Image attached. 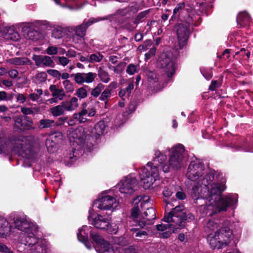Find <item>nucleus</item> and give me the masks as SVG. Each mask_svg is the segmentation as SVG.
<instances>
[{"mask_svg":"<svg viewBox=\"0 0 253 253\" xmlns=\"http://www.w3.org/2000/svg\"><path fill=\"white\" fill-rule=\"evenodd\" d=\"M23 29L27 34V37L30 40L36 41L41 38V33L32 28L24 27Z\"/></svg>","mask_w":253,"mask_h":253,"instance_id":"a211bd4d","label":"nucleus"},{"mask_svg":"<svg viewBox=\"0 0 253 253\" xmlns=\"http://www.w3.org/2000/svg\"><path fill=\"white\" fill-rule=\"evenodd\" d=\"M78 98L75 97H72L70 101H69L71 107H72V110H75L78 106Z\"/></svg>","mask_w":253,"mask_h":253,"instance_id":"864d4df0","label":"nucleus"},{"mask_svg":"<svg viewBox=\"0 0 253 253\" xmlns=\"http://www.w3.org/2000/svg\"><path fill=\"white\" fill-rule=\"evenodd\" d=\"M12 63L16 65H24L26 64L32 65V63L31 60L27 58L15 57L11 59Z\"/></svg>","mask_w":253,"mask_h":253,"instance_id":"cd10ccee","label":"nucleus"},{"mask_svg":"<svg viewBox=\"0 0 253 253\" xmlns=\"http://www.w3.org/2000/svg\"><path fill=\"white\" fill-rule=\"evenodd\" d=\"M103 58V56L99 52L97 53H94L90 55L89 58V62H99Z\"/></svg>","mask_w":253,"mask_h":253,"instance_id":"473e14b6","label":"nucleus"},{"mask_svg":"<svg viewBox=\"0 0 253 253\" xmlns=\"http://www.w3.org/2000/svg\"><path fill=\"white\" fill-rule=\"evenodd\" d=\"M204 165L198 161H194L190 163L186 173L189 179L197 181V185L192 188L191 194L195 203L200 205V211L203 214L212 216L236 205L237 195L228 194L221 197L226 186L224 181L220 183L212 182L213 173H208L202 179L201 183L200 177L204 173Z\"/></svg>","mask_w":253,"mask_h":253,"instance_id":"f257e3e1","label":"nucleus"},{"mask_svg":"<svg viewBox=\"0 0 253 253\" xmlns=\"http://www.w3.org/2000/svg\"><path fill=\"white\" fill-rule=\"evenodd\" d=\"M174 216V208L170 210L169 212H166L165 213L162 221L167 223H161L156 226L158 231L163 232L160 234V237L164 238H168L170 236L172 233H174V225L170 223L173 221Z\"/></svg>","mask_w":253,"mask_h":253,"instance_id":"39448f33","label":"nucleus"},{"mask_svg":"<svg viewBox=\"0 0 253 253\" xmlns=\"http://www.w3.org/2000/svg\"><path fill=\"white\" fill-rule=\"evenodd\" d=\"M97 21L94 19H90L87 21H84L82 24L77 26L75 30V34L78 37L84 38L87 28Z\"/></svg>","mask_w":253,"mask_h":253,"instance_id":"dca6fc26","label":"nucleus"},{"mask_svg":"<svg viewBox=\"0 0 253 253\" xmlns=\"http://www.w3.org/2000/svg\"><path fill=\"white\" fill-rule=\"evenodd\" d=\"M179 48L181 49L186 44L189 32L186 23L178 24L176 30Z\"/></svg>","mask_w":253,"mask_h":253,"instance_id":"f8f14e48","label":"nucleus"},{"mask_svg":"<svg viewBox=\"0 0 253 253\" xmlns=\"http://www.w3.org/2000/svg\"><path fill=\"white\" fill-rule=\"evenodd\" d=\"M220 222L218 219H210L205 226V230L207 232L214 231L220 226Z\"/></svg>","mask_w":253,"mask_h":253,"instance_id":"5701e85b","label":"nucleus"},{"mask_svg":"<svg viewBox=\"0 0 253 253\" xmlns=\"http://www.w3.org/2000/svg\"><path fill=\"white\" fill-rule=\"evenodd\" d=\"M231 226V222L226 220L222 223L220 228L213 235L210 234L208 236L207 240L212 249H220L230 244L233 240V234Z\"/></svg>","mask_w":253,"mask_h":253,"instance_id":"7ed1b4c3","label":"nucleus"},{"mask_svg":"<svg viewBox=\"0 0 253 253\" xmlns=\"http://www.w3.org/2000/svg\"><path fill=\"white\" fill-rule=\"evenodd\" d=\"M35 253H47V247L44 244L38 242L34 248Z\"/></svg>","mask_w":253,"mask_h":253,"instance_id":"2f4dec72","label":"nucleus"},{"mask_svg":"<svg viewBox=\"0 0 253 253\" xmlns=\"http://www.w3.org/2000/svg\"><path fill=\"white\" fill-rule=\"evenodd\" d=\"M84 83H90L94 81L96 76V74L94 73L89 72L88 73H84Z\"/></svg>","mask_w":253,"mask_h":253,"instance_id":"f704fd0d","label":"nucleus"},{"mask_svg":"<svg viewBox=\"0 0 253 253\" xmlns=\"http://www.w3.org/2000/svg\"><path fill=\"white\" fill-rule=\"evenodd\" d=\"M75 82L79 84H82L84 83V74L81 73H78L75 75Z\"/></svg>","mask_w":253,"mask_h":253,"instance_id":"58836bf2","label":"nucleus"},{"mask_svg":"<svg viewBox=\"0 0 253 253\" xmlns=\"http://www.w3.org/2000/svg\"><path fill=\"white\" fill-rule=\"evenodd\" d=\"M50 112L54 117H58L64 114V111L63 107L60 105H57L50 109Z\"/></svg>","mask_w":253,"mask_h":253,"instance_id":"c85d7f7f","label":"nucleus"},{"mask_svg":"<svg viewBox=\"0 0 253 253\" xmlns=\"http://www.w3.org/2000/svg\"><path fill=\"white\" fill-rule=\"evenodd\" d=\"M87 114V110L83 109L82 111L78 113H75L73 115V118L79 122V123H83L87 121V119L84 117V116Z\"/></svg>","mask_w":253,"mask_h":253,"instance_id":"bb28decb","label":"nucleus"},{"mask_svg":"<svg viewBox=\"0 0 253 253\" xmlns=\"http://www.w3.org/2000/svg\"><path fill=\"white\" fill-rule=\"evenodd\" d=\"M101 91L98 89V87L96 86L92 90L91 95L94 97H97L99 95Z\"/></svg>","mask_w":253,"mask_h":253,"instance_id":"bf43d9fd","label":"nucleus"},{"mask_svg":"<svg viewBox=\"0 0 253 253\" xmlns=\"http://www.w3.org/2000/svg\"><path fill=\"white\" fill-rule=\"evenodd\" d=\"M138 225L141 227H143L147 224H151L152 222H150L149 221H147V220H139L137 222Z\"/></svg>","mask_w":253,"mask_h":253,"instance_id":"0e129e2a","label":"nucleus"},{"mask_svg":"<svg viewBox=\"0 0 253 253\" xmlns=\"http://www.w3.org/2000/svg\"><path fill=\"white\" fill-rule=\"evenodd\" d=\"M145 47V50H147L149 49V47L152 44V41L150 40H147L144 42L143 44Z\"/></svg>","mask_w":253,"mask_h":253,"instance_id":"680f3d73","label":"nucleus"},{"mask_svg":"<svg viewBox=\"0 0 253 253\" xmlns=\"http://www.w3.org/2000/svg\"><path fill=\"white\" fill-rule=\"evenodd\" d=\"M75 133L78 139L83 138L84 136V129L83 127H79L75 130Z\"/></svg>","mask_w":253,"mask_h":253,"instance_id":"37998d69","label":"nucleus"},{"mask_svg":"<svg viewBox=\"0 0 253 253\" xmlns=\"http://www.w3.org/2000/svg\"><path fill=\"white\" fill-rule=\"evenodd\" d=\"M111 89L106 88L101 93V96L99 97V99L101 101H105L108 100V98L110 97Z\"/></svg>","mask_w":253,"mask_h":253,"instance_id":"4c0bfd02","label":"nucleus"},{"mask_svg":"<svg viewBox=\"0 0 253 253\" xmlns=\"http://www.w3.org/2000/svg\"><path fill=\"white\" fill-rule=\"evenodd\" d=\"M143 38V35L141 33H136L134 36V40L136 42L141 41Z\"/></svg>","mask_w":253,"mask_h":253,"instance_id":"774afa93","label":"nucleus"},{"mask_svg":"<svg viewBox=\"0 0 253 253\" xmlns=\"http://www.w3.org/2000/svg\"><path fill=\"white\" fill-rule=\"evenodd\" d=\"M184 209V206L183 205L177 206L175 207V217L177 218V220H180L179 225L180 226H183L184 221L187 219V215L184 212L176 213V212L182 211Z\"/></svg>","mask_w":253,"mask_h":253,"instance_id":"412c9836","label":"nucleus"},{"mask_svg":"<svg viewBox=\"0 0 253 253\" xmlns=\"http://www.w3.org/2000/svg\"><path fill=\"white\" fill-rule=\"evenodd\" d=\"M141 218L152 222L156 218L155 209L152 207H147L146 211L141 214Z\"/></svg>","mask_w":253,"mask_h":253,"instance_id":"4be33fe9","label":"nucleus"},{"mask_svg":"<svg viewBox=\"0 0 253 253\" xmlns=\"http://www.w3.org/2000/svg\"><path fill=\"white\" fill-rule=\"evenodd\" d=\"M62 107L63 109L66 111H72L71 105L70 104V102L68 101H63L60 105Z\"/></svg>","mask_w":253,"mask_h":253,"instance_id":"603ef678","label":"nucleus"},{"mask_svg":"<svg viewBox=\"0 0 253 253\" xmlns=\"http://www.w3.org/2000/svg\"><path fill=\"white\" fill-rule=\"evenodd\" d=\"M5 38L14 41H17L20 39V36L17 32L13 28H8L5 35Z\"/></svg>","mask_w":253,"mask_h":253,"instance_id":"a878e982","label":"nucleus"},{"mask_svg":"<svg viewBox=\"0 0 253 253\" xmlns=\"http://www.w3.org/2000/svg\"><path fill=\"white\" fill-rule=\"evenodd\" d=\"M148 81L150 83H157L158 82V79L155 72L149 71L147 73Z\"/></svg>","mask_w":253,"mask_h":253,"instance_id":"e433bc0d","label":"nucleus"},{"mask_svg":"<svg viewBox=\"0 0 253 253\" xmlns=\"http://www.w3.org/2000/svg\"><path fill=\"white\" fill-rule=\"evenodd\" d=\"M136 68L137 67L136 65L133 64H130L126 68V72L129 75H132L136 72Z\"/></svg>","mask_w":253,"mask_h":253,"instance_id":"c03bdc74","label":"nucleus"},{"mask_svg":"<svg viewBox=\"0 0 253 253\" xmlns=\"http://www.w3.org/2000/svg\"><path fill=\"white\" fill-rule=\"evenodd\" d=\"M25 241L26 245L30 248H33L39 242V239L33 233L30 232L25 234Z\"/></svg>","mask_w":253,"mask_h":253,"instance_id":"aec40b11","label":"nucleus"},{"mask_svg":"<svg viewBox=\"0 0 253 253\" xmlns=\"http://www.w3.org/2000/svg\"><path fill=\"white\" fill-rule=\"evenodd\" d=\"M55 121L51 120L43 119L39 122V127L41 129L47 128L55 126Z\"/></svg>","mask_w":253,"mask_h":253,"instance_id":"393cba45","label":"nucleus"},{"mask_svg":"<svg viewBox=\"0 0 253 253\" xmlns=\"http://www.w3.org/2000/svg\"><path fill=\"white\" fill-rule=\"evenodd\" d=\"M250 20V17L246 12L240 13L237 18V21L240 26H244L247 25Z\"/></svg>","mask_w":253,"mask_h":253,"instance_id":"b1692460","label":"nucleus"},{"mask_svg":"<svg viewBox=\"0 0 253 253\" xmlns=\"http://www.w3.org/2000/svg\"><path fill=\"white\" fill-rule=\"evenodd\" d=\"M37 67H49L54 68L55 63L51 57L47 55L33 54L32 57Z\"/></svg>","mask_w":253,"mask_h":253,"instance_id":"ddd939ff","label":"nucleus"},{"mask_svg":"<svg viewBox=\"0 0 253 253\" xmlns=\"http://www.w3.org/2000/svg\"><path fill=\"white\" fill-rule=\"evenodd\" d=\"M131 231L136 232L135 236L137 237H141L142 236H147L148 235L147 232L146 231H139L137 228H132L130 229Z\"/></svg>","mask_w":253,"mask_h":253,"instance_id":"8fccbe9b","label":"nucleus"},{"mask_svg":"<svg viewBox=\"0 0 253 253\" xmlns=\"http://www.w3.org/2000/svg\"><path fill=\"white\" fill-rule=\"evenodd\" d=\"M187 154L184 147L181 144L175 145V169L184 167L186 161Z\"/></svg>","mask_w":253,"mask_h":253,"instance_id":"9b49d317","label":"nucleus"},{"mask_svg":"<svg viewBox=\"0 0 253 253\" xmlns=\"http://www.w3.org/2000/svg\"><path fill=\"white\" fill-rule=\"evenodd\" d=\"M89 240L91 245L95 244L97 248H100L103 253H109L110 250L113 252V249H112L109 242L106 241L98 233L94 231L93 229L90 231Z\"/></svg>","mask_w":253,"mask_h":253,"instance_id":"0eeeda50","label":"nucleus"},{"mask_svg":"<svg viewBox=\"0 0 253 253\" xmlns=\"http://www.w3.org/2000/svg\"><path fill=\"white\" fill-rule=\"evenodd\" d=\"M17 100L24 103L26 101V97L23 94L18 93L16 96Z\"/></svg>","mask_w":253,"mask_h":253,"instance_id":"052dcab7","label":"nucleus"},{"mask_svg":"<svg viewBox=\"0 0 253 253\" xmlns=\"http://www.w3.org/2000/svg\"><path fill=\"white\" fill-rule=\"evenodd\" d=\"M57 58L58 59L60 64L64 66L67 65L69 62V60L67 57L64 56H59L57 57Z\"/></svg>","mask_w":253,"mask_h":253,"instance_id":"5fc2aeb1","label":"nucleus"},{"mask_svg":"<svg viewBox=\"0 0 253 253\" xmlns=\"http://www.w3.org/2000/svg\"><path fill=\"white\" fill-rule=\"evenodd\" d=\"M139 208L138 206L133 207L131 209V216L133 218H137L139 215Z\"/></svg>","mask_w":253,"mask_h":253,"instance_id":"49530a36","label":"nucleus"},{"mask_svg":"<svg viewBox=\"0 0 253 253\" xmlns=\"http://www.w3.org/2000/svg\"><path fill=\"white\" fill-rule=\"evenodd\" d=\"M220 85L221 84L220 82L217 81H212L209 86V89L211 91L214 90L216 88L220 87Z\"/></svg>","mask_w":253,"mask_h":253,"instance_id":"3c124183","label":"nucleus"},{"mask_svg":"<svg viewBox=\"0 0 253 253\" xmlns=\"http://www.w3.org/2000/svg\"><path fill=\"white\" fill-rule=\"evenodd\" d=\"M138 181L135 177L126 176L119 188L121 193L131 195L138 187Z\"/></svg>","mask_w":253,"mask_h":253,"instance_id":"1a4fd4ad","label":"nucleus"},{"mask_svg":"<svg viewBox=\"0 0 253 253\" xmlns=\"http://www.w3.org/2000/svg\"><path fill=\"white\" fill-rule=\"evenodd\" d=\"M150 12V10L148 9L140 12L134 18L133 23L134 24H138L139 23L143 21L144 18L149 14Z\"/></svg>","mask_w":253,"mask_h":253,"instance_id":"c756f323","label":"nucleus"},{"mask_svg":"<svg viewBox=\"0 0 253 253\" xmlns=\"http://www.w3.org/2000/svg\"><path fill=\"white\" fill-rule=\"evenodd\" d=\"M9 75L12 78H15L18 75V72L16 70H12L9 72Z\"/></svg>","mask_w":253,"mask_h":253,"instance_id":"338daca9","label":"nucleus"},{"mask_svg":"<svg viewBox=\"0 0 253 253\" xmlns=\"http://www.w3.org/2000/svg\"><path fill=\"white\" fill-rule=\"evenodd\" d=\"M67 117H60L58 119V121L55 122V126H61L63 125L67 120Z\"/></svg>","mask_w":253,"mask_h":253,"instance_id":"4d7b16f0","label":"nucleus"},{"mask_svg":"<svg viewBox=\"0 0 253 253\" xmlns=\"http://www.w3.org/2000/svg\"><path fill=\"white\" fill-rule=\"evenodd\" d=\"M0 252L6 253H12L6 247V245L2 243H0Z\"/></svg>","mask_w":253,"mask_h":253,"instance_id":"13d9d810","label":"nucleus"},{"mask_svg":"<svg viewBox=\"0 0 253 253\" xmlns=\"http://www.w3.org/2000/svg\"><path fill=\"white\" fill-rule=\"evenodd\" d=\"M105 128L104 122L100 121L94 125L93 128L91 130V133L92 135H94L96 138H97L103 134Z\"/></svg>","mask_w":253,"mask_h":253,"instance_id":"6ab92c4d","label":"nucleus"},{"mask_svg":"<svg viewBox=\"0 0 253 253\" xmlns=\"http://www.w3.org/2000/svg\"><path fill=\"white\" fill-rule=\"evenodd\" d=\"M36 79L42 82H44L47 79V74L45 72H42L37 74Z\"/></svg>","mask_w":253,"mask_h":253,"instance_id":"a18cd8bd","label":"nucleus"},{"mask_svg":"<svg viewBox=\"0 0 253 253\" xmlns=\"http://www.w3.org/2000/svg\"><path fill=\"white\" fill-rule=\"evenodd\" d=\"M27 137L21 135H13L10 141L13 148L18 151H23L27 145Z\"/></svg>","mask_w":253,"mask_h":253,"instance_id":"2eb2a0df","label":"nucleus"},{"mask_svg":"<svg viewBox=\"0 0 253 253\" xmlns=\"http://www.w3.org/2000/svg\"><path fill=\"white\" fill-rule=\"evenodd\" d=\"M92 230L91 226L84 225L81 229H79L77 233V238L80 242H82L88 249L91 248V243L88 239V234L90 235V231Z\"/></svg>","mask_w":253,"mask_h":253,"instance_id":"4468645a","label":"nucleus"},{"mask_svg":"<svg viewBox=\"0 0 253 253\" xmlns=\"http://www.w3.org/2000/svg\"><path fill=\"white\" fill-rule=\"evenodd\" d=\"M52 96L59 98V100H61L63 99L65 96V92L63 89H59L55 93H52Z\"/></svg>","mask_w":253,"mask_h":253,"instance_id":"a19ab883","label":"nucleus"},{"mask_svg":"<svg viewBox=\"0 0 253 253\" xmlns=\"http://www.w3.org/2000/svg\"><path fill=\"white\" fill-rule=\"evenodd\" d=\"M52 34L56 39H59L62 37V32L60 30H54Z\"/></svg>","mask_w":253,"mask_h":253,"instance_id":"e2e57ef3","label":"nucleus"},{"mask_svg":"<svg viewBox=\"0 0 253 253\" xmlns=\"http://www.w3.org/2000/svg\"><path fill=\"white\" fill-rule=\"evenodd\" d=\"M21 111V112L25 115H31L34 113V111L32 109L25 107H22Z\"/></svg>","mask_w":253,"mask_h":253,"instance_id":"6e6d98bb","label":"nucleus"},{"mask_svg":"<svg viewBox=\"0 0 253 253\" xmlns=\"http://www.w3.org/2000/svg\"><path fill=\"white\" fill-rule=\"evenodd\" d=\"M88 220L90 223L95 228L101 230L112 232V225L107 218L100 214H97L95 217H93L89 211Z\"/></svg>","mask_w":253,"mask_h":253,"instance_id":"6e6552de","label":"nucleus"},{"mask_svg":"<svg viewBox=\"0 0 253 253\" xmlns=\"http://www.w3.org/2000/svg\"><path fill=\"white\" fill-rule=\"evenodd\" d=\"M46 52L48 55H55L58 52V48L55 46H49L46 50Z\"/></svg>","mask_w":253,"mask_h":253,"instance_id":"de8ad7c7","label":"nucleus"},{"mask_svg":"<svg viewBox=\"0 0 253 253\" xmlns=\"http://www.w3.org/2000/svg\"><path fill=\"white\" fill-rule=\"evenodd\" d=\"M19 230L24 232L25 234L30 232L31 229L30 224L26 219L25 222H23V225L20 226Z\"/></svg>","mask_w":253,"mask_h":253,"instance_id":"ea45409f","label":"nucleus"},{"mask_svg":"<svg viewBox=\"0 0 253 253\" xmlns=\"http://www.w3.org/2000/svg\"><path fill=\"white\" fill-rule=\"evenodd\" d=\"M174 49H166L161 55L159 66L164 69L168 78L171 79L174 75Z\"/></svg>","mask_w":253,"mask_h":253,"instance_id":"20e7f679","label":"nucleus"},{"mask_svg":"<svg viewBox=\"0 0 253 253\" xmlns=\"http://www.w3.org/2000/svg\"><path fill=\"white\" fill-rule=\"evenodd\" d=\"M176 196L179 200H184L186 198L185 193L181 191L177 192Z\"/></svg>","mask_w":253,"mask_h":253,"instance_id":"69168bd1","label":"nucleus"},{"mask_svg":"<svg viewBox=\"0 0 253 253\" xmlns=\"http://www.w3.org/2000/svg\"><path fill=\"white\" fill-rule=\"evenodd\" d=\"M116 202V199L113 197L105 195L95 201L92 204V207L100 210H110L113 208Z\"/></svg>","mask_w":253,"mask_h":253,"instance_id":"9d476101","label":"nucleus"},{"mask_svg":"<svg viewBox=\"0 0 253 253\" xmlns=\"http://www.w3.org/2000/svg\"><path fill=\"white\" fill-rule=\"evenodd\" d=\"M63 84L67 92H72L74 90V86L69 80H65L63 82Z\"/></svg>","mask_w":253,"mask_h":253,"instance_id":"c9c22d12","label":"nucleus"},{"mask_svg":"<svg viewBox=\"0 0 253 253\" xmlns=\"http://www.w3.org/2000/svg\"><path fill=\"white\" fill-rule=\"evenodd\" d=\"M14 121L13 128L19 132H25L34 130L32 119L27 116L19 115L13 118Z\"/></svg>","mask_w":253,"mask_h":253,"instance_id":"423d86ee","label":"nucleus"},{"mask_svg":"<svg viewBox=\"0 0 253 253\" xmlns=\"http://www.w3.org/2000/svg\"><path fill=\"white\" fill-rule=\"evenodd\" d=\"M153 162H149L147 168L143 167L139 172V177L144 189H149L157 179L159 178V169L165 173L169 172L170 169H173V158H174V147L171 148L169 164L166 163L167 157L159 151H156Z\"/></svg>","mask_w":253,"mask_h":253,"instance_id":"f03ea898","label":"nucleus"},{"mask_svg":"<svg viewBox=\"0 0 253 253\" xmlns=\"http://www.w3.org/2000/svg\"><path fill=\"white\" fill-rule=\"evenodd\" d=\"M47 73L53 78H56L60 80L61 73L59 71L55 69H48Z\"/></svg>","mask_w":253,"mask_h":253,"instance_id":"79ce46f5","label":"nucleus"},{"mask_svg":"<svg viewBox=\"0 0 253 253\" xmlns=\"http://www.w3.org/2000/svg\"><path fill=\"white\" fill-rule=\"evenodd\" d=\"M75 95L80 99H83L87 96L88 93L85 88H84V87H80L77 89Z\"/></svg>","mask_w":253,"mask_h":253,"instance_id":"72a5a7b5","label":"nucleus"},{"mask_svg":"<svg viewBox=\"0 0 253 253\" xmlns=\"http://www.w3.org/2000/svg\"><path fill=\"white\" fill-rule=\"evenodd\" d=\"M10 231V225L7 220L0 217V237H4L7 236Z\"/></svg>","mask_w":253,"mask_h":253,"instance_id":"f3484780","label":"nucleus"},{"mask_svg":"<svg viewBox=\"0 0 253 253\" xmlns=\"http://www.w3.org/2000/svg\"><path fill=\"white\" fill-rule=\"evenodd\" d=\"M25 221V219H24L23 218H16L15 219H14V222L15 227L16 228L18 229V230H19L20 226H21V225H23V222H24Z\"/></svg>","mask_w":253,"mask_h":253,"instance_id":"09e8293b","label":"nucleus"},{"mask_svg":"<svg viewBox=\"0 0 253 253\" xmlns=\"http://www.w3.org/2000/svg\"><path fill=\"white\" fill-rule=\"evenodd\" d=\"M98 75L100 80L105 83H108L110 80L108 73L102 69L98 70Z\"/></svg>","mask_w":253,"mask_h":253,"instance_id":"7c9ffc66","label":"nucleus"}]
</instances>
